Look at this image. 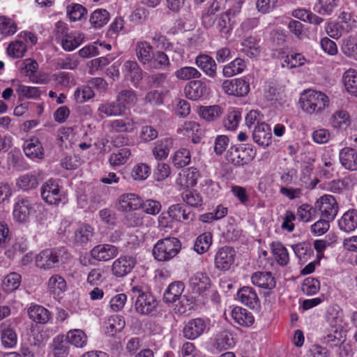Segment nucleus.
Instances as JSON below:
<instances>
[{"mask_svg":"<svg viewBox=\"0 0 357 357\" xmlns=\"http://www.w3.org/2000/svg\"><path fill=\"white\" fill-rule=\"evenodd\" d=\"M109 20V14L105 9H97L92 13L90 17V22L94 28H100L107 24Z\"/></svg>","mask_w":357,"mask_h":357,"instance_id":"43","label":"nucleus"},{"mask_svg":"<svg viewBox=\"0 0 357 357\" xmlns=\"http://www.w3.org/2000/svg\"><path fill=\"white\" fill-rule=\"evenodd\" d=\"M168 217L180 222L192 221L195 218V214L190 208L178 204L169 208Z\"/></svg>","mask_w":357,"mask_h":357,"instance_id":"23","label":"nucleus"},{"mask_svg":"<svg viewBox=\"0 0 357 357\" xmlns=\"http://www.w3.org/2000/svg\"><path fill=\"white\" fill-rule=\"evenodd\" d=\"M331 123L335 128H346L350 124L349 114L344 110L335 112L331 117Z\"/></svg>","mask_w":357,"mask_h":357,"instance_id":"44","label":"nucleus"},{"mask_svg":"<svg viewBox=\"0 0 357 357\" xmlns=\"http://www.w3.org/2000/svg\"><path fill=\"white\" fill-rule=\"evenodd\" d=\"M48 292L54 298L60 296L67 289L66 282L63 277L55 274L52 275L47 281Z\"/></svg>","mask_w":357,"mask_h":357,"instance_id":"22","label":"nucleus"},{"mask_svg":"<svg viewBox=\"0 0 357 357\" xmlns=\"http://www.w3.org/2000/svg\"><path fill=\"white\" fill-rule=\"evenodd\" d=\"M241 118L240 112L233 110L229 112L223 121L225 128L229 130H234L237 128Z\"/></svg>","mask_w":357,"mask_h":357,"instance_id":"64","label":"nucleus"},{"mask_svg":"<svg viewBox=\"0 0 357 357\" xmlns=\"http://www.w3.org/2000/svg\"><path fill=\"white\" fill-rule=\"evenodd\" d=\"M316 210H319L321 216L328 220H333L337 214L338 205L334 197L325 195L315 203Z\"/></svg>","mask_w":357,"mask_h":357,"instance_id":"7","label":"nucleus"},{"mask_svg":"<svg viewBox=\"0 0 357 357\" xmlns=\"http://www.w3.org/2000/svg\"><path fill=\"white\" fill-rule=\"evenodd\" d=\"M181 243L175 237L159 240L153 248V255L159 261H167L175 257L181 251Z\"/></svg>","mask_w":357,"mask_h":357,"instance_id":"3","label":"nucleus"},{"mask_svg":"<svg viewBox=\"0 0 357 357\" xmlns=\"http://www.w3.org/2000/svg\"><path fill=\"white\" fill-rule=\"evenodd\" d=\"M61 250L56 248L45 249L35 257L36 265L40 269L54 268L59 262Z\"/></svg>","mask_w":357,"mask_h":357,"instance_id":"8","label":"nucleus"},{"mask_svg":"<svg viewBox=\"0 0 357 357\" xmlns=\"http://www.w3.org/2000/svg\"><path fill=\"white\" fill-rule=\"evenodd\" d=\"M238 300L251 309L260 307V301L256 291L250 287H241L237 293Z\"/></svg>","mask_w":357,"mask_h":357,"instance_id":"16","label":"nucleus"},{"mask_svg":"<svg viewBox=\"0 0 357 357\" xmlns=\"http://www.w3.org/2000/svg\"><path fill=\"white\" fill-rule=\"evenodd\" d=\"M222 88L228 95L243 96L249 92L250 85L243 79H234L225 80L222 84Z\"/></svg>","mask_w":357,"mask_h":357,"instance_id":"12","label":"nucleus"},{"mask_svg":"<svg viewBox=\"0 0 357 357\" xmlns=\"http://www.w3.org/2000/svg\"><path fill=\"white\" fill-rule=\"evenodd\" d=\"M190 152L187 149H181L178 150L173 158L174 165L178 168H181L188 165L190 162Z\"/></svg>","mask_w":357,"mask_h":357,"instance_id":"54","label":"nucleus"},{"mask_svg":"<svg viewBox=\"0 0 357 357\" xmlns=\"http://www.w3.org/2000/svg\"><path fill=\"white\" fill-rule=\"evenodd\" d=\"M24 151L30 158L42 159L44 157V150L41 142L37 138H31L24 144Z\"/></svg>","mask_w":357,"mask_h":357,"instance_id":"27","label":"nucleus"},{"mask_svg":"<svg viewBox=\"0 0 357 357\" xmlns=\"http://www.w3.org/2000/svg\"><path fill=\"white\" fill-rule=\"evenodd\" d=\"M234 344L232 335L228 331L219 333L215 337L214 347L219 351L227 350Z\"/></svg>","mask_w":357,"mask_h":357,"instance_id":"38","label":"nucleus"},{"mask_svg":"<svg viewBox=\"0 0 357 357\" xmlns=\"http://www.w3.org/2000/svg\"><path fill=\"white\" fill-rule=\"evenodd\" d=\"M26 51V46L23 42L19 40L11 43L7 48L8 54L15 58L22 57Z\"/></svg>","mask_w":357,"mask_h":357,"instance_id":"61","label":"nucleus"},{"mask_svg":"<svg viewBox=\"0 0 357 357\" xmlns=\"http://www.w3.org/2000/svg\"><path fill=\"white\" fill-rule=\"evenodd\" d=\"M130 150L128 148H123L116 153H112L109 156V163L112 166H120L125 164L130 156Z\"/></svg>","mask_w":357,"mask_h":357,"instance_id":"51","label":"nucleus"},{"mask_svg":"<svg viewBox=\"0 0 357 357\" xmlns=\"http://www.w3.org/2000/svg\"><path fill=\"white\" fill-rule=\"evenodd\" d=\"M342 231L350 232L357 228V210L351 209L345 212L338 221Z\"/></svg>","mask_w":357,"mask_h":357,"instance_id":"25","label":"nucleus"},{"mask_svg":"<svg viewBox=\"0 0 357 357\" xmlns=\"http://www.w3.org/2000/svg\"><path fill=\"white\" fill-rule=\"evenodd\" d=\"M142 199L133 193H126L120 196L119 199L118 209L127 212L135 211L141 207Z\"/></svg>","mask_w":357,"mask_h":357,"instance_id":"17","label":"nucleus"},{"mask_svg":"<svg viewBox=\"0 0 357 357\" xmlns=\"http://www.w3.org/2000/svg\"><path fill=\"white\" fill-rule=\"evenodd\" d=\"M98 110L107 116H121L125 113L123 107L121 106L116 100V101L106 102L100 104Z\"/></svg>","mask_w":357,"mask_h":357,"instance_id":"36","label":"nucleus"},{"mask_svg":"<svg viewBox=\"0 0 357 357\" xmlns=\"http://www.w3.org/2000/svg\"><path fill=\"white\" fill-rule=\"evenodd\" d=\"M190 287L195 293L201 294L211 287V279L203 273H197L190 278Z\"/></svg>","mask_w":357,"mask_h":357,"instance_id":"19","label":"nucleus"},{"mask_svg":"<svg viewBox=\"0 0 357 357\" xmlns=\"http://www.w3.org/2000/svg\"><path fill=\"white\" fill-rule=\"evenodd\" d=\"M43 200L50 205L64 204L68 199L64 192H61L59 184L54 180L47 181L41 188Z\"/></svg>","mask_w":357,"mask_h":357,"instance_id":"5","label":"nucleus"},{"mask_svg":"<svg viewBox=\"0 0 357 357\" xmlns=\"http://www.w3.org/2000/svg\"><path fill=\"white\" fill-rule=\"evenodd\" d=\"M184 289L183 283L175 282L171 283L165 290L163 299L166 303H174L181 296Z\"/></svg>","mask_w":357,"mask_h":357,"instance_id":"33","label":"nucleus"},{"mask_svg":"<svg viewBox=\"0 0 357 357\" xmlns=\"http://www.w3.org/2000/svg\"><path fill=\"white\" fill-rule=\"evenodd\" d=\"M132 298L135 301L137 312L142 315H149L155 311L158 302L149 292L144 290L142 286L136 285L131 288Z\"/></svg>","mask_w":357,"mask_h":357,"instance_id":"4","label":"nucleus"},{"mask_svg":"<svg viewBox=\"0 0 357 357\" xmlns=\"http://www.w3.org/2000/svg\"><path fill=\"white\" fill-rule=\"evenodd\" d=\"M84 38V34L81 33H68L61 39V46L66 51H72L82 43Z\"/></svg>","mask_w":357,"mask_h":357,"instance_id":"32","label":"nucleus"},{"mask_svg":"<svg viewBox=\"0 0 357 357\" xmlns=\"http://www.w3.org/2000/svg\"><path fill=\"white\" fill-rule=\"evenodd\" d=\"M300 103L303 111L313 114L320 113L328 107L329 100L326 95L320 91L307 90L301 94Z\"/></svg>","mask_w":357,"mask_h":357,"instance_id":"2","label":"nucleus"},{"mask_svg":"<svg viewBox=\"0 0 357 357\" xmlns=\"http://www.w3.org/2000/svg\"><path fill=\"white\" fill-rule=\"evenodd\" d=\"M69 349V343L63 335H58L54 339L53 351L54 356L66 357Z\"/></svg>","mask_w":357,"mask_h":357,"instance_id":"40","label":"nucleus"},{"mask_svg":"<svg viewBox=\"0 0 357 357\" xmlns=\"http://www.w3.org/2000/svg\"><path fill=\"white\" fill-rule=\"evenodd\" d=\"M95 93L91 86H82L78 87L74 93V98L77 102L82 103L92 98Z\"/></svg>","mask_w":357,"mask_h":357,"instance_id":"57","label":"nucleus"},{"mask_svg":"<svg viewBox=\"0 0 357 357\" xmlns=\"http://www.w3.org/2000/svg\"><path fill=\"white\" fill-rule=\"evenodd\" d=\"M21 283V275L15 272L8 274L3 280V287L7 292L17 289Z\"/></svg>","mask_w":357,"mask_h":357,"instance_id":"53","label":"nucleus"},{"mask_svg":"<svg viewBox=\"0 0 357 357\" xmlns=\"http://www.w3.org/2000/svg\"><path fill=\"white\" fill-rule=\"evenodd\" d=\"M242 51L250 58L256 57L259 54V46L257 40L252 36L248 37L242 42Z\"/></svg>","mask_w":357,"mask_h":357,"instance_id":"46","label":"nucleus"},{"mask_svg":"<svg viewBox=\"0 0 357 357\" xmlns=\"http://www.w3.org/2000/svg\"><path fill=\"white\" fill-rule=\"evenodd\" d=\"M116 100L121 106L123 107V110L126 112L127 106L137 102V96L132 90H122L117 95Z\"/></svg>","mask_w":357,"mask_h":357,"instance_id":"52","label":"nucleus"},{"mask_svg":"<svg viewBox=\"0 0 357 357\" xmlns=\"http://www.w3.org/2000/svg\"><path fill=\"white\" fill-rule=\"evenodd\" d=\"M27 249L26 241L22 238H17L13 244L8 245L5 251V255L10 259L14 258L17 254L23 253Z\"/></svg>","mask_w":357,"mask_h":357,"instance_id":"49","label":"nucleus"},{"mask_svg":"<svg viewBox=\"0 0 357 357\" xmlns=\"http://www.w3.org/2000/svg\"><path fill=\"white\" fill-rule=\"evenodd\" d=\"M252 282L253 284L261 288L272 289L275 288L276 282L270 272H257L252 275Z\"/></svg>","mask_w":357,"mask_h":357,"instance_id":"29","label":"nucleus"},{"mask_svg":"<svg viewBox=\"0 0 357 357\" xmlns=\"http://www.w3.org/2000/svg\"><path fill=\"white\" fill-rule=\"evenodd\" d=\"M175 76L181 80H190L201 77L202 73L195 68L185 66L175 72Z\"/></svg>","mask_w":357,"mask_h":357,"instance_id":"47","label":"nucleus"},{"mask_svg":"<svg viewBox=\"0 0 357 357\" xmlns=\"http://www.w3.org/2000/svg\"><path fill=\"white\" fill-rule=\"evenodd\" d=\"M112 131L116 132H132L135 128V123L130 118H124L113 120L109 123Z\"/></svg>","mask_w":357,"mask_h":357,"instance_id":"34","label":"nucleus"},{"mask_svg":"<svg viewBox=\"0 0 357 357\" xmlns=\"http://www.w3.org/2000/svg\"><path fill=\"white\" fill-rule=\"evenodd\" d=\"M118 253V248L110 244L98 245L90 251L91 257L99 261H109L114 258Z\"/></svg>","mask_w":357,"mask_h":357,"instance_id":"13","label":"nucleus"},{"mask_svg":"<svg viewBox=\"0 0 357 357\" xmlns=\"http://www.w3.org/2000/svg\"><path fill=\"white\" fill-rule=\"evenodd\" d=\"M343 83L346 90L351 94L357 95V72L354 69L347 70L343 75Z\"/></svg>","mask_w":357,"mask_h":357,"instance_id":"39","label":"nucleus"},{"mask_svg":"<svg viewBox=\"0 0 357 357\" xmlns=\"http://www.w3.org/2000/svg\"><path fill=\"white\" fill-rule=\"evenodd\" d=\"M93 235V228L89 224L83 223L75 231L74 241L78 245H83L91 241Z\"/></svg>","mask_w":357,"mask_h":357,"instance_id":"24","label":"nucleus"},{"mask_svg":"<svg viewBox=\"0 0 357 357\" xmlns=\"http://www.w3.org/2000/svg\"><path fill=\"white\" fill-rule=\"evenodd\" d=\"M66 338L69 344L77 348H83L87 343L86 335L83 331L79 329L70 330L68 332Z\"/></svg>","mask_w":357,"mask_h":357,"instance_id":"37","label":"nucleus"},{"mask_svg":"<svg viewBox=\"0 0 357 357\" xmlns=\"http://www.w3.org/2000/svg\"><path fill=\"white\" fill-rule=\"evenodd\" d=\"M252 139L260 146H268L271 143V128L268 124L261 122L255 126L252 132Z\"/></svg>","mask_w":357,"mask_h":357,"instance_id":"14","label":"nucleus"},{"mask_svg":"<svg viewBox=\"0 0 357 357\" xmlns=\"http://www.w3.org/2000/svg\"><path fill=\"white\" fill-rule=\"evenodd\" d=\"M266 96L269 100H279L284 96V87L271 84L266 91Z\"/></svg>","mask_w":357,"mask_h":357,"instance_id":"63","label":"nucleus"},{"mask_svg":"<svg viewBox=\"0 0 357 357\" xmlns=\"http://www.w3.org/2000/svg\"><path fill=\"white\" fill-rule=\"evenodd\" d=\"M135 265V257L129 255L121 256L114 261L112 273L116 277L122 278L130 273Z\"/></svg>","mask_w":357,"mask_h":357,"instance_id":"10","label":"nucleus"},{"mask_svg":"<svg viewBox=\"0 0 357 357\" xmlns=\"http://www.w3.org/2000/svg\"><path fill=\"white\" fill-rule=\"evenodd\" d=\"M236 251L229 246L218 250L215 257V267L222 271L228 270L235 261Z\"/></svg>","mask_w":357,"mask_h":357,"instance_id":"11","label":"nucleus"},{"mask_svg":"<svg viewBox=\"0 0 357 357\" xmlns=\"http://www.w3.org/2000/svg\"><path fill=\"white\" fill-rule=\"evenodd\" d=\"M245 68V63L241 58H236L229 64L224 66L222 74L225 77H232L242 73Z\"/></svg>","mask_w":357,"mask_h":357,"instance_id":"42","label":"nucleus"},{"mask_svg":"<svg viewBox=\"0 0 357 357\" xmlns=\"http://www.w3.org/2000/svg\"><path fill=\"white\" fill-rule=\"evenodd\" d=\"M340 50L347 57L357 61V38L349 36L343 38Z\"/></svg>","mask_w":357,"mask_h":357,"instance_id":"30","label":"nucleus"},{"mask_svg":"<svg viewBox=\"0 0 357 357\" xmlns=\"http://www.w3.org/2000/svg\"><path fill=\"white\" fill-rule=\"evenodd\" d=\"M153 47L147 41H137L135 54L139 61L150 69L160 70L170 66L169 56L162 50L153 52Z\"/></svg>","mask_w":357,"mask_h":357,"instance_id":"1","label":"nucleus"},{"mask_svg":"<svg viewBox=\"0 0 357 357\" xmlns=\"http://www.w3.org/2000/svg\"><path fill=\"white\" fill-rule=\"evenodd\" d=\"M17 184L22 190H28L37 187L38 180L34 175L24 174L17 179Z\"/></svg>","mask_w":357,"mask_h":357,"instance_id":"58","label":"nucleus"},{"mask_svg":"<svg viewBox=\"0 0 357 357\" xmlns=\"http://www.w3.org/2000/svg\"><path fill=\"white\" fill-rule=\"evenodd\" d=\"M200 130L199 124L193 121H186L178 128V133L187 137L197 134Z\"/></svg>","mask_w":357,"mask_h":357,"instance_id":"60","label":"nucleus"},{"mask_svg":"<svg viewBox=\"0 0 357 357\" xmlns=\"http://www.w3.org/2000/svg\"><path fill=\"white\" fill-rule=\"evenodd\" d=\"M231 13V10H229L225 13L221 15L218 18L217 28L222 34L225 36L229 34L230 31L232 29V26L230 23L229 17Z\"/></svg>","mask_w":357,"mask_h":357,"instance_id":"59","label":"nucleus"},{"mask_svg":"<svg viewBox=\"0 0 357 357\" xmlns=\"http://www.w3.org/2000/svg\"><path fill=\"white\" fill-rule=\"evenodd\" d=\"M231 317L235 323L245 327L252 326L255 321L252 314L241 307H235L231 310Z\"/></svg>","mask_w":357,"mask_h":357,"instance_id":"26","label":"nucleus"},{"mask_svg":"<svg viewBox=\"0 0 357 357\" xmlns=\"http://www.w3.org/2000/svg\"><path fill=\"white\" fill-rule=\"evenodd\" d=\"M105 333L110 336H114L117 332H120L125 326V321L119 315L111 316L106 322Z\"/></svg>","mask_w":357,"mask_h":357,"instance_id":"41","label":"nucleus"},{"mask_svg":"<svg viewBox=\"0 0 357 357\" xmlns=\"http://www.w3.org/2000/svg\"><path fill=\"white\" fill-rule=\"evenodd\" d=\"M33 209V199L28 197H19L14 205V218L19 222H26Z\"/></svg>","mask_w":357,"mask_h":357,"instance_id":"9","label":"nucleus"},{"mask_svg":"<svg viewBox=\"0 0 357 357\" xmlns=\"http://www.w3.org/2000/svg\"><path fill=\"white\" fill-rule=\"evenodd\" d=\"M206 328V322L201 318L190 320L184 326L183 333L185 337L195 340L200 336Z\"/></svg>","mask_w":357,"mask_h":357,"instance_id":"15","label":"nucleus"},{"mask_svg":"<svg viewBox=\"0 0 357 357\" xmlns=\"http://www.w3.org/2000/svg\"><path fill=\"white\" fill-rule=\"evenodd\" d=\"M211 243V234L209 232L204 233L197 237L194 245V249L199 254L204 253L208 250Z\"/></svg>","mask_w":357,"mask_h":357,"instance_id":"50","label":"nucleus"},{"mask_svg":"<svg viewBox=\"0 0 357 357\" xmlns=\"http://www.w3.org/2000/svg\"><path fill=\"white\" fill-rule=\"evenodd\" d=\"M195 64L209 77L217 75V64L215 60L207 54H200L195 58Z\"/></svg>","mask_w":357,"mask_h":357,"instance_id":"18","label":"nucleus"},{"mask_svg":"<svg viewBox=\"0 0 357 357\" xmlns=\"http://www.w3.org/2000/svg\"><path fill=\"white\" fill-rule=\"evenodd\" d=\"M28 314L31 319L38 324H45L50 318V312L38 305L31 306L28 310Z\"/></svg>","mask_w":357,"mask_h":357,"instance_id":"31","label":"nucleus"},{"mask_svg":"<svg viewBox=\"0 0 357 357\" xmlns=\"http://www.w3.org/2000/svg\"><path fill=\"white\" fill-rule=\"evenodd\" d=\"M185 96L188 99L197 100L208 93L206 85L199 80L191 81L185 87Z\"/></svg>","mask_w":357,"mask_h":357,"instance_id":"21","label":"nucleus"},{"mask_svg":"<svg viewBox=\"0 0 357 357\" xmlns=\"http://www.w3.org/2000/svg\"><path fill=\"white\" fill-rule=\"evenodd\" d=\"M199 176V174L198 170L196 168L191 167L185 172L183 178H179V183L185 188H192L197 184Z\"/></svg>","mask_w":357,"mask_h":357,"instance_id":"48","label":"nucleus"},{"mask_svg":"<svg viewBox=\"0 0 357 357\" xmlns=\"http://www.w3.org/2000/svg\"><path fill=\"white\" fill-rule=\"evenodd\" d=\"M342 165L350 171L357 170V151L350 147L341 149L339 154Z\"/></svg>","mask_w":357,"mask_h":357,"instance_id":"20","label":"nucleus"},{"mask_svg":"<svg viewBox=\"0 0 357 357\" xmlns=\"http://www.w3.org/2000/svg\"><path fill=\"white\" fill-rule=\"evenodd\" d=\"M246 146H231L226 155L227 161L238 166L250 162L255 157L256 151L252 149V145Z\"/></svg>","mask_w":357,"mask_h":357,"instance_id":"6","label":"nucleus"},{"mask_svg":"<svg viewBox=\"0 0 357 357\" xmlns=\"http://www.w3.org/2000/svg\"><path fill=\"white\" fill-rule=\"evenodd\" d=\"M271 250L275 260L280 266H286L289 261V254L286 248L279 242L272 243Z\"/></svg>","mask_w":357,"mask_h":357,"instance_id":"35","label":"nucleus"},{"mask_svg":"<svg viewBox=\"0 0 357 357\" xmlns=\"http://www.w3.org/2000/svg\"><path fill=\"white\" fill-rule=\"evenodd\" d=\"M17 31L15 22L10 17L0 16V33L3 36L13 35Z\"/></svg>","mask_w":357,"mask_h":357,"instance_id":"55","label":"nucleus"},{"mask_svg":"<svg viewBox=\"0 0 357 357\" xmlns=\"http://www.w3.org/2000/svg\"><path fill=\"white\" fill-rule=\"evenodd\" d=\"M153 45L158 49L164 50L165 51L170 50L172 44L168 40L165 36L160 32H155L152 37Z\"/></svg>","mask_w":357,"mask_h":357,"instance_id":"62","label":"nucleus"},{"mask_svg":"<svg viewBox=\"0 0 357 357\" xmlns=\"http://www.w3.org/2000/svg\"><path fill=\"white\" fill-rule=\"evenodd\" d=\"M173 147V139L171 137H165L158 140L153 149V154L158 160L166 158Z\"/></svg>","mask_w":357,"mask_h":357,"instance_id":"28","label":"nucleus"},{"mask_svg":"<svg viewBox=\"0 0 357 357\" xmlns=\"http://www.w3.org/2000/svg\"><path fill=\"white\" fill-rule=\"evenodd\" d=\"M317 210L315 206L308 204H303L297 208L296 216L298 220L303 222L311 221L316 215Z\"/></svg>","mask_w":357,"mask_h":357,"instance_id":"45","label":"nucleus"},{"mask_svg":"<svg viewBox=\"0 0 357 357\" xmlns=\"http://www.w3.org/2000/svg\"><path fill=\"white\" fill-rule=\"evenodd\" d=\"M16 92L17 93L20 99L23 98L36 99L38 98L40 95V92L38 88L34 86H27L22 84L18 85L17 88L16 89Z\"/></svg>","mask_w":357,"mask_h":357,"instance_id":"56","label":"nucleus"}]
</instances>
